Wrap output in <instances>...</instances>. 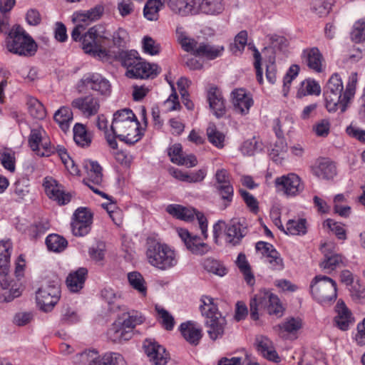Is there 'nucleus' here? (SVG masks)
Instances as JSON below:
<instances>
[{"mask_svg":"<svg viewBox=\"0 0 365 365\" xmlns=\"http://www.w3.org/2000/svg\"><path fill=\"white\" fill-rule=\"evenodd\" d=\"M165 3L171 12L182 17L217 16L225 9L222 0H165Z\"/></svg>","mask_w":365,"mask_h":365,"instance_id":"1","label":"nucleus"},{"mask_svg":"<svg viewBox=\"0 0 365 365\" xmlns=\"http://www.w3.org/2000/svg\"><path fill=\"white\" fill-rule=\"evenodd\" d=\"M145 256L150 265L161 271L176 267L179 262V255L173 247L151 238L148 239Z\"/></svg>","mask_w":365,"mask_h":365,"instance_id":"2","label":"nucleus"},{"mask_svg":"<svg viewBox=\"0 0 365 365\" xmlns=\"http://www.w3.org/2000/svg\"><path fill=\"white\" fill-rule=\"evenodd\" d=\"M118 60L126 68L128 78H153L160 71L157 64L145 61L135 50L121 51L118 53Z\"/></svg>","mask_w":365,"mask_h":365,"instance_id":"3","label":"nucleus"},{"mask_svg":"<svg viewBox=\"0 0 365 365\" xmlns=\"http://www.w3.org/2000/svg\"><path fill=\"white\" fill-rule=\"evenodd\" d=\"M108 41L109 34L106 28L97 24L82 36V48L86 53L103 58L107 56L105 45Z\"/></svg>","mask_w":365,"mask_h":365,"instance_id":"4","label":"nucleus"},{"mask_svg":"<svg viewBox=\"0 0 365 365\" xmlns=\"http://www.w3.org/2000/svg\"><path fill=\"white\" fill-rule=\"evenodd\" d=\"M6 48L12 53L31 56L37 51V44L22 27L18 26L9 33L6 38Z\"/></svg>","mask_w":365,"mask_h":365,"instance_id":"5","label":"nucleus"},{"mask_svg":"<svg viewBox=\"0 0 365 365\" xmlns=\"http://www.w3.org/2000/svg\"><path fill=\"white\" fill-rule=\"evenodd\" d=\"M357 82L358 74L356 72H352L349 76L346 88L343 93L324 91V97L327 110L331 113L340 109L341 112L344 113L346 109L348 103L355 95Z\"/></svg>","mask_w":365,"mask_h":365,"instance_id":"6","label":"nucleus"},{"mask_svg":"<svg viewBox=\"0 0 365 365\" xmlns=\"http://www.w3.org/2000/svg\"><path fill=\"white\" fill-rule=\"evenodd\" d=\"M266 310L269 315L282 316L283 307L277 296L267 291H261L251 299L250 317L253 320L259 319V312Z\"/></svg>","mask_w":365,"mask_h":365,"instance_id":"7","label":"nucleus"},{"mask_svg":"<svg viewBox=\"0 0 365 365\" xmlns=\"http://www.w3.org/2000/svg\"><path fill=\"white\" fill-rule=\"evenodd\" d=\"M310 292L313 298L319 303L331 304L337 297L336 283L329 277L319 274L311 282Z\"/></svg>","mask_w":365,"mask_h":365,"instance_id":"8","label":"nucleus"},{"mask_svg":"<svg viewBox=\"0 0 365 365\" xmlns=\"http://www.w3.org/2000/svg\"><path fill=\"white\" fill-rule=\"evenodd\" d=\"M178 39L185 51L193 52L197 56L211 60L220 56L224 51L223 46H212L206 43H197L195 39L188 38L182 33L178 34Z\"/></svg>","mask_w":365,"mask_h":365,"instance_id":"9","label":"nucleus"},{"mask_svg":"<svg viewBox=\"0 0 365 365\" xmlns=\"http://www.w3.org/2000/svg\"><path fill=\"white\" fill-rule=\"evenodd\" d=\"M29 145L36 155L43 157L54 154V145L51 144L45 130L38 127L33 128L29 136Z\"/></svg>","mask_w":365,"mask_h":365,"instance_id":"10","label":"nucleus"},{"mask_svg":"<svg viewBox=\"0 0 365 365\" xmlns=\"http://www.w3.org/2000/svg\"><path fill=\"white\" fill-rule=\"evenodd\" d=\"M60 287L58 280L42 286L36 292V301L44 312L51 311L60 299Z\"/></svg>","mask_w":365,"mask_h":365,"instance_id":"11","label":"nucleus"},{"mask_svg":"<svg viewBox=\"0 0 365 365\" xmlns=\"http://www.w3.org/2000/svg\"><path fill=\"white\" fill-rule=\"evenodd\" d=\"M274 185L278 192H282L287 197L297 196L304 190L301 178L293 173L277 178Z\"/></svg>","mask_w":365,"mask_h":365,"instance_id":"12","label":"nucleus"},{"mask_svg":"<svg viewBox=\"0 0 365 365\" xmlns=\"http://www.w3.org/2000/svg\"><path fill=\"white\" fill-rule=\"evenodd\" d=\"M80 83L87 89L105 98L110 96L112 91L110 81L98 73H88L84 75Z\"/></svg>","mask_w":365,"mask_h":365,"instance_id":"13","label":"nucleus"},{"mask_svg":"<svg viewBox=\"0 0 365 365\" xmlns=\"http://www.w3.org/2000/svg\"><path fill=\"white\" fill-rule=\"evenodd\" d=\"M83 168L86 171V178L83 182L94 192L101 195L104 198H108V195L100 191L98 187L103 183L102 168L95 161L86 160L84 162Z\"/></svg>","mask_w":365,"mask_h":365,"instance_id":"14","label":"nucleus"},{"mask_svg":"<svg viewBox=\"0 0 365 365\" xmlns=\"http://www.w3.org/2000/svg\"><path fill=\"white\" fill-rule=\"evenodd\" d=\"M334 245L332 242H325L321 246V251L324 254V259L320 262V267L327 273H331L337 268L346 264L345 258L334 251Z\"/></svg>","mask_w":365,"mask_h":365,"instance_id":"15","label":"nucleus"},{"mask_svg":"<svg viewBox=\"0 0 365 365\" xmlns=\"http://www.w3.org/2000/svg\"><path fill=\"white\" fill-rule=\"evenodd\" d=\"M143 349L149 361L153 365H166L170 354L166 349L153 339H146Z\"/></svg>","mask_w":365,"mask_h":365,"instance_id":"16","label":"nucleus"},{"mask_svg":"<svg viewBox=\"0 0 365 365\" xmlns=\"http://www.w3.org/2000/svg\"><path fill=\"white\" fill-rule=\"evenodd\" d=\"M92 215L86 208H78L73 214L71 222L72 233L77 237H83L91 230Z\"/></svg>","mask_w":365,"mask_h":365,"instance_id":"17","label":"nucleus"},{"mask_svg":"<svg viewBox=\"0 0 365 365\" xmlns=\"http://www.w3.org/2000/svg\"><path fill=\"white\" fill-rule=\"evenodd\" d=\"M43 186L47 196L56 201L59 205H63L71 201V196L66 192L62 185L58 183L52 177H46L43 179Z\"/></svg>","mask_w":365,"mask_h":365,"instance_id":"18","label":"nucleus"},{"mask_svg":"<svg viewBox=\"0 0 365 365\" xmlns=\"http://www.w3.org/2000/svg\"><path fill=\"white\" fill-rule=\"evenodd\" d=\"M71 106L73 108L77 109L83 116L90 118L98 113L101 102L98 97L89 94L73 99L71 102Z\"/></svg>","mask_w":365,"mask_h":365,"instance_id":"19","label":"nucleus"},{"mask_svg":"<svg viewBox=\"0 0 365 365\" xmlns=\"http://www.w3.org/2000/svg\"><path fill=\"white\" fill-rule=\"evenodd\" d=\"M138 120L133 112L129 108L117 110L113 114V118L110 125V131L116 137L123 136L125 129L131 123Z\"/></svg>","mask_w":365,"mask_h":365,"instance_id":"20","label":"nucleus"},{"mask_svg":"<svg viewBox=\"0 0 365 365\" xmlns=\"http://www.w3.org/2000/svg\"><path fill=\"white\" fill-rule=\"evenodd\" d=\"M232 103L235 113L242 115H247L254 101L252 95L243 88H237L232 92Z\"/></svg>","mask_w":365,"mask_h":365,"instance_id":"21","label":"nucleus"},{"mask_svg":"<svg viewBox=\"0 0 365 365\" xmlns=\"http://www.w3.org/2000/svg\"><path fill=\"white\" fill-rule=\"evenodd\" d=\"M179 237L183 241L187 249L194 255H203L208 252L210 247L207 244L201 242L199 237L192 235L187 230H178Z\"/></svg>","mask_w":365,"mask_h":365,"instance_id":"22","label":"nucleus"},{"mask_svg":"<svg viewBox=\"0 0 365 365\" xmlns=\"http://www.w3.org/2000/svg\"><path fill=\"white\" fill-rule=\"evenodd\" d=\"M255 247L267 259L272 269L281 270L284 268L283 259L272 244L259 241L256 244Z\"/></svg>","mask_w":365,"mask_h":365,"instance_id":"23","label":"nucleus"},{"mask_svg":"<svg viewBox=\"0 0 365 365\" xmlns=\"http://www.w3.org/2000/svg\"><path fill=\"white\" fill-rule=\"evenodd\" d=\"M9 271L6 273H0V285L2 289L0 293L1 302H9L14 298L21 295V290L16 285L12 284L8 275Z\"/></svg>","mask_w":365,"mask_h":365,"instance_id":"24","label":"nucleus"},{"mask_svg":"<svg viewBox=\"0 0 365 365\" xmlns=\"http://www.w3.org/2000/svg\"><path fill=\"white\" fill-rule=\"evenodd\" d=\"M207 101L210 109L217 118L225 114V99L221 91L215 86H212L207 91Z\"/></svg>","mask_w":365,"mask_h":365,"instance_id":"25","label":"nucleus"},{"mask_svg":"<svg viewBox=\"0 0 365 365\" xmlns=\"http://www.w3.org/2000/svg\"><path fill=\"white\" fill-rule=\"evenodd\" d=\"M180 330L184 339L192 345H197L202 336L200 326L191 322L181 324Z\"/></svg>","mask_w":365,"mask_h":365,"instance_id":"26","label":"nucleus"},{"mask_svg":"<svg viewBox=\"0 0 365 365\" xmlns=\"http://www.w3.org/2000/svg\"><path fill=\"white\" fill-rule=\"evenodd\" d=\"M103 8L101 6H96L87 11H81L74 12L73 14V21L76 24L86 26L91 22L100 19L103 14Z\"/></svg>","mask_w":365,"mask_h":365,"instance_id":"27","label":"nucleus"},{"mask_svg":"<svg viewBox=\"0 0 365 365\" xmlns=\"http://www.w3.org/2000/svg\"><path fill=\"white\" fill-rule=\"evenodd\" d=\"M226 320L222 315L205 320L207 332L212 340L221 338L225 331Z\"/></svg>","mask_w":365,"mask_h":365,"instance_id":"28","label":"nucleus"},{"mask_svg":"<svg viewBox=\"0 0 365 365\" xmlns=\"http://www.w3.org/2000/svg\"><path fill=\"white\" fill-rule=\"evenodd\" d=\"M336 312L337 313L334 318L336 326L343 331L349 329L350 324L353 323L354 318L351 312L348 309L344 302L339 301L336 305Z\"/></svg>","mask_w":365,"mask_h":365,"instance_id":"29","label":"nucleus"},{"mask_svg":"<svg viewBox=\"0 0 365 365\" xmlns=\"http://www.w3.org/2000/svg\"><path fill=\"white\" fill-rule=\"evenodd\" d=\"M88 274L87 269L80 267L77 270L71 272L66 278V285L72 292H78L84 285Z\"/></svg>","mask_w":365,"mask_h":365,"instance_id":"30","label":"nucleus"},{"mask_svg":"<svg viewBox=\"0 0 365 365\" xmlns=\"http://www.w3.org/2000/svg\"><path fill=\"white\" fill-rule=\"evenodd\" d=\"M302 55L304 61L310 69L317 73L322 71L323 57L317 48L306 49Z\"/></svg>","mask_w":365,"mask_h":365,"instance_id":"31","label":"nucleus"},{"mask_svg":"<svg viewBox=\"0 0 365 365\" xmlns=\"http://www.w3.org/2000/svg\"><path fill=\"white\" fill-rule=\"evenodd\" d=\"M302 327V322L300 318L289 317L287 318L283 322L274 327V329L282 337H285L288 334H295Z\"/></svg>","mask_w":365,"mask_h":365,"instance_id":"32","label":"nucleus"},{"mask_svg":"<svg viewBox=\"0 0 365 365\" xmlns=\"http://www.w3.org/2000/svg\"><path fill=\"white\" fill-rule=\"evenodd\" d=\"M257 350L267 359L278 362L279 357L273 347L272 342L264 336H259L256 338Z\"/></svg>","mask_w":365,"mask_h":365,"instance_id":"33","label":"nucleus"},{"mask_svg":"<svg viewBox=\"0 0 365 365\" xmlns=\"http://www.w3.org/2000/svg\"><path fill=\"white\" fill-rule=\"evenodd\" d=\"M242 225L238 220L233 219L226 226L225 240L227 242L235 245L243 237Z\"/></svg>","mask_w":365,"mask_h":365,"instance_id":"34","label":"nucleus"},{"mask_svg":"<svg viewBox=\"0 0 365 365\" xmlns=\"http://www.w3.org/2000/svg\"><path fill=\"white\" fill-rule=\"evenodd\" d=\"M133 331L128 329L122 323H114L108 330L109 339L115 343H121L130 339L133 336Z\"/></svg>","mask_w":365,"mask_h":365,"instance_id":"35","label":"nucleus"},{"mask_svg":"<svg viewBox=\"0 0 365 365\" xmlns=\"http://www.w3.org/2000/svg\"><path fill=\"white\" fill-rule=\"evenodd\" d=\"M182 218L181 220L185 221H191L195 217H196L200 228L201 230L202 235H203L205 239L207 237V221L205 215L199 212H197L195 210L183 207V212H182Z\"/></svg>","mask_w":365,"mask_h":365,"instance_id":"36","label":"nucleus"},{"mask_svg":"<svg viewBox=\"0 0 365 365\" xmlns=\"http://www.w3.org/2000/svg\"><path fill=\"white\" fill-rule=\"evenodd\" d=\"M314 173L319 178L330 180L336 175V168L332 162L323 159L314 169Z\"/></svg>","mask_w":365,"mask_h":365,"instance_id":"37","label":"nucleus"},{"mask_svg":"<svg viewBox=\"0 0 365 365\" xmlns=\"http://www.w3.org/2000/svg\"><path fill=\"white\" fill-rule=\"evenodd\" d=\"M287 152V145L284 138H277L275 143L271 145L269 157L276 163L281 164L285 158Z\"/></svg>","mask_w":365,"mask_h":365,"instance_id":"38","label":"nucleus"},{"mask_svg":"<svg viewBox=\"0 0 365 365\" xmlns=\"http://www.w3.org/2000/svg\"><path fill=\"white\" fill-rule=\"evenodd\" d=\"M54 120L64 132L69 129L70 123L73 121V112L68 106H62L57 110L53 115Z\"/></svg>","mask_w":365,"mask_h":365,"instance_id":"39","label":"nucleus"},{"mask_svg":"<svg viewBox=\"0 0 365 365\" xmlns=\"http://www.w3.org/2000/svg\"><path fill=\"white\" fill-rule=\"evenodd\" d=\"M73 140L78 146L88 148L91 144L92 135L83 124L76 123L73 127Z\"/></svg>","mask_w":365,"mask_h":365,"instance_id":"40","label":"nucleus"},{"mask_svg":"<svg viewBox=\"0 0 365 365\" xmlns=\"http://www.w3.org/2000/svg\"><path fill=\"white\" fill-rule=\"evenodd\" d=\"M123 136H118L120 140L124 141L127 144H134L138 142L142 137L143 133L140 129V123L136 120L127 126L125 129V133H123Z\"/></svg>","mask_w":365,"mask_h":365,"instance_id":"41","label":"nucleus"},{"mask_svg":"<svg viewBox=\"0 0 365 365\" xmlns=\"http://www.w3.org/2000/svg\"><path fill=\"white\" fill-rule=\"evenodd\" d=\"M12 250L11 240L0 241V273L9 271L10 257Z\"/></svg>","mask_w":365,"mask_h":365,"instance_id":"42","label":"nucleus"},{"mask_svg":"<svg viewBox=\"0 0 365 365\" xmlns=\"http://www.w3.org/2000/svg\"><path fill=\"white\" fill-rule=\"evenodd\" d=\"M293 124V119L289 115H281L273 120V130L277 138H284L285 132L289 131Z\"/></svg>","mask_w":365,"mask_h":365,"instance_id":"43","label":"nucleus"},{"mask_svg":"<svg viewBox=\"0 0 365 365\" xmlns=\"http://www.w3.org/2000/svg\"><path fill=\"white\" fill-rule=\"evenodd\" d=\"M128 279L130 285L136 291L141 297H145L147 294L146 282L142 274L138 272H132L128 274Z\"/></svg>","mask_w":365,"mask_h":365,"instance_id":"44","label":"nucleus"},{"mask_svg":"<svg viewBox=\"0 0 365 365\" xmlns=\"http://www.w3.org/2000/svg\"><path fill=\"white\" fill-rule=\"evenodd\" d=\"M320 93L321 87L319 84L314 80L307 79L301 83L297 96L302 98L309 95L319 96Z\"/></svg>","mask_w":365,"mask_h":365,"instance_id":"45","label":"nucleus"},{"mask_svg":"<svg viewBox=\"0 0 365 365\" xmlns=\"http://www.w3.org/2000/svg\"><path fill=\"white\" fill-rule=\"evenodd\" d=\"M202 304L200 305V310L202 314L206 319L212 317L220 316L221 314L218 312L217 305L214 303V299L209 296H202L201 298Z\"/></svg>","mask_w":365,"mask_h":365,"instance_id":"46","label":"nucleus"},{"mask_svg":"<svg viewBox=\"0 0 365 365\" xmlns=\"http://www.w3.org/2000/svg\"><path fill=\"white\" fill-rule=\"evenodd\" d=\"M46 244L49 250L54 252H61L66 248L68 242L59 235L52 234L46 237Z\"/></svg>","mask_w":365,"mask_h":365,"instance_id":"47","label":"nucleus"},{"mask_svg":"<svg viewBox=\"0 0 365 365\" xmlns=\"http://www.w3.org/2000/svg\"><path fill=\"white\" fill-rule=\"evenodd\" d=\"M284 232L292 235H303L307 233V221L304 219L289 220Z\"/></svg>","mask_w":365,"mask_h":365,"instance_id":"48","label":"nucleus"},{"mask_svg":"<svg viewBox=\"0 0 365 365\" xmlns=\"http://www.w3.org/2000/svg\"><path fill=\"white\" fill-rule=\"evenodd\" d=\"M27 106L29 112L33 118L41 120L46 117V109L38 99L34 97H29Z\"/></svg>","mask_w":365,"mask_h":365,"instance_id":"49","label":"nucleus"},{"mask_svg":"<svg viewBox=\"0 0 365 365\" xmlns=\"http://www.w3.org/2000/svg\"><path fill=\"white\" fill-rule=\"evenodd\" d=\"M163 5L162 0H148L144 6V16L149 21H156L158 19V13Z\"/></svg>","mask_w":365,"mask_h":365,"instance_id":"50","label":"nucleus"},{"mask_svg":"<svg viewBox=\"0 0 365 365\" xmlns=\"http://www.w3.org/2000/svg\"><path fill=\"white\" fill-rule=\"evenodd\" d=\"M206 133L210 143L218 148L224 147L225 135L217 129L214 123L209 124Z\"/></svg>","mask_w":365,"mask_h":365,"instance_id":"51","label":"nucleus"},{"mask_svg":"<svg viewBox=\"0 0 365 365\" xmlns=\"http://www.w3.org/2000/svg\"><path fill=\"white\" fill-rule=\"evenodd\" d=\"M0 161L3 167L13 173L16 168L15 152L9 148H4L0 150Z\"/></svg>","mask_w":365,"mask_h":365,"instance_id":"52","label":"nucleus"},{"mask_svg":"<svg viewBox=\"0 0 365 365\" xmlns=\"http://www.w3.org/2000/svg\"><path fill=\"white\" fill-rule=\"evenodd\" d=\"M98 359V353L95 350H86L73 357L74 365H91Z\"/></svg>","mask_w":365,"mask_h":365,"instance_id":"53","label":"nucleus"},{"mask_svg":"<svg viewBox=\"0 0 365 365\" xmlns=\"http://www.w3.org/2000/svg\"><path fill=\"white\" fill-rule=\"evenodd\" d=\"M54 153H58L63 163L70 170V172L73 175H78V168L73 164V161L68 155L66 149L63 145H58L56 147L54 146Z\"/></svg>","mask_w":365,"mask_h":365,"instance_id":"54","label":"nucleus"},{"mask_svg":"<svg viewBox=\"0 0 365 365\" xmlns=\"http://www.w3.org/2000/svg\"><path fill=\"white\" fill-rule=\"evenodd\" d=\"M203 267L207 272L220 277L225 276L227 272L226 267L220 262L211 258L205 259Z\"/></svg>","mask_w":365,"mask_h":365,"instance_id":"55","label":"nucleus"},{"mask_svg":"<svg viewBox=\"0 0 365 365\" xmlns=\"http://www.w3.org/2000/svg\"><path fill=\"white\" fill-rule=\"evenodd\" d=\"M262 143L255 137L245 140L242 146L241 151L244 155H252L262 150Z\"/></svg>","mask_w":365,"mask_h":365,"instance_id":"56","label":"nucleus"},{"mask_svg":"<svg viewBox=\"0 0 365 365\" xmlns=\"http://www.w3.org/2000/svg\"><path fill=\"white\" fill-rule=\"evenodd\" d=\"M155 309L163 327L167 330H172L175 324L173 316L160 305L156 304Z\"/></svg>","mask_w":365,"mask_h":365,"instance_id":"57","label":"nucleus"},{"mask_svg":"<svg viewBox=\"0 0 365 365\" xmlns=\"http://www.w3.org/2000/svg\"><path fill=\"white\" fill-rule=\"evenodd\" d=\"M142 48L145 53L155 56L160 51V45L150 36H145L142 39Z\"/></svg>","mask_w":365,"mask_h":365,"instance_id":"58","label":"nucleus"},{"mask_svg":"<svg viewBox=\"0 0 365 365\" xmlns=\"http://www.w3.org/2000/svg\"><path fill=\"white\" fill-rule=\"evenodd\" d=\"M351 38L356 43L365 41V19H361L355 22L351 33Z\"/></svg>","mask_w":365,"mask_h":365,"instance_id":"59","label":"nucleus"},{"mask_svg":"<svg viewBox=\"0 0 365 365\" xmlns=\"http://www.w3.org/2000/svg\"><path fill=\"white\" fill-rule=\"evenodd\" d=\"M215 187L222 199L225 201V207H227L232 201L234 195L233 186L230 183L226 185H215Z\"/></svg>","mask_w":365,"mask_h":365,"instance_id":"60","label":"nucleus"},{"mask_svg":"<svg viewBox=\"0 0 365 365\" xmlns=\"http://www.w3.org/2000/svg\"><path fill=\"white\" fill-rule=\"evenodd\" d=\"M343 88L344 86L341 77L338 73H334L329 78L327 83L325 91L338 93L341 94L343 93Z\"/></svg>","mask_w":365,"mask_h":365,"instance_id":"61","label":"nucleus"},{"mask_svg":"<svg viewBox=\"0 0 365 365\" xmlns=\"http://www.w3.org/2000/svg\"><path fill=\"white\" fill-rule=\"evenodd\" d=\"M89 256L96 263L101 264L106 254V246L103 243H98L89 248Z\"/></svg>","mask_w":365,"mask_h":365,"instance_id":"62","label":"nucleus"},{"mask_svg":"<svg viewBox=\"0 0 365 365\" xmlns=\"http://www.w3.org/2000/svg\"><path fill=\"white\" fill-rule=\"evenodd\" d=\"M130 41V36L128 31L119 28L113 35V42L115 46L120 48L125 47Z\"/></svg>","mask_w":365,"mask_h":365,"instance_id":"63","label":"nucleus"},{"mask_svg":"<svg viewBox=\"0 0 365 365\" xmlns=\"http://www.w3.org/2000/svg\"><path fill=\"white\" fill-rule=\"evenodd\" d=\"M101 360L104 365H126L125 361L122 355L115 352L105 354L101 357Z\"/></svg>","mask_w":365,"mask_h":365,"instance_id":"64","label":"nucleus"}]
</instances>
